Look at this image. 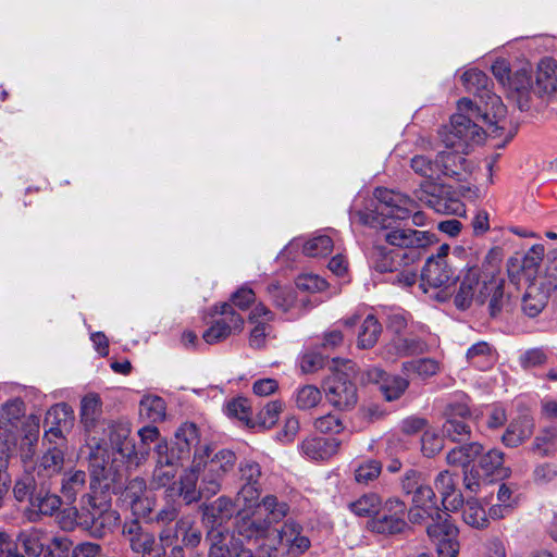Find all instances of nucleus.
<instances>
[{
    "mask_svg": "<svg viewBox=\"0 0 557 557\" xmlns=\"http://www.w3.org/2000/svg\"><path fill=\"white\" fill-rule=\"evenodd\" d=\"M174 536L186 547H196L201 541V531L189 519L176 522Z\"/></svg>",
    "mask_w": 557,
    "mask_h": 557,
    "instance_id": "nucleus-50",
    "label": "nucleus"
},
{
    "mask_svg": "<svg viewBox=\"0 0 557 557\" xmlns=\"http://www.w3.org/2000/svg\"><path fill=\"white\" fill-rule=\"evenodd\" d=\"M463 521L475 529H484L488 525L485 509L476 499H469L462 511Z\"/></svg>",
    "mask_w": 557,
    "mask_h": 557,
    "instance_id": "nucleus-51",
    "label": "nucleus"
},
{
    "mask_svg": "<svg viewBox=\"0 0 557 557\" xmlns=\"http://www.w3.org/2000/svg\"><path fill=\"white\" fill-rule=\"evenodd\" d=\"M444 447V442L434 431H425L421 437V449L424 456L433 457Z\"/></svg>",
    "mask_w": 557,
    "mask_h": 557,
    "instance_id": "nucleus-61",
    "label": "nucleus"
},
{
    "mask_svg": "<svg viewBox=\"0 0 557 557\" xmlns=\"http://www.w3.org/2000/svg\"><path fill=\"white\" fill-rule=\"evenodd\" d=\"M382 326L373 314L367 315L358 332L357 345L361 349L373 347L381 335Z\"/></svg>",
    "mask_w": 557,
    "mask_h": 557,
    "instance_id": "nucleus-45",
    "label": "nucleus"
},
{
    "mask_svg": "<svg viewBox=\"0 0 557 557\" xmlns=\"http://www.w3.org/2000/svg\"><path fill=\"white\" fill-rule=\"evenodd\" d=\"M548 300L547 290L537 283L528 286L522 298V311L525 315L534 318L545 308Z\"/></svg>",
    "mask_w": 557,
    "mask_h": 557,
    "instance_id": "nucleus-34",
    "label": "nucleus"
},
{
    "mask_svg": "<svg viewBox=\"0 0 557 557\" xmlns=\"http://www.w3.org/2000/svg\"><path fill=\"white\" fill-rule=\"evenodd\" d=\"M268 294L273 305L284 312L288 311L294 304L293 293L285 287L275 284L269 285Z\"/></svg>",
    "mask_w": 557,
    "mask_h": 557,
    "instance_id": "nucleus-57",
    "label": "nucleus"
},
{
    "mask_svg": "<svg viewBox=\"0 0 557 557\" xmlns=\"http://www.w3.org/2000/svg\"><path fill=\"white\" fill-rule=\"evenodd\" d=\"M326 400L338 410H350L358 403L357 387L346 373L335 372L323 385Z\"/></svg>",
    "mask_w": 557,
    "mask_h": 557,
    "instance_id": "nucleus-11",
    "label": "nucleus"
},
{
    "mask_svg": "<svg viewBox=\"0 0 557 557\" xmlns=\"http://www.w3.org/2000/svg\"><path fill=\"white\" fill-rule=\"evenodd\" d=\"M544 246L536 244L533 245L524 255L522 259V269L523 270H530V271H536L539 265L541 264L543 258H544Z\"/></svg>",
    "mask_w": 557,
    "mask_h": 557,
    "instance_id": "nucleus-64",
    "label": "nucleus"
},
{
    "mask_svg": "<svg viewBox=\"0 0 557 557\" xmlns=\"http://www.w3.org/2000/svg\"><path fill=\"white\" fill-rule=\"evenodd\" d=\"M382 471V465L375 459H369L361 462L355 469V479L360 484H369L376 480Z\"/></svg>",
    "mask_w": 557,
    "mask_h": 557,
    "instance_id": "nucleus-55",
    "label": "nucleus"
},
{
    "mask_svg": "<svg viewBox=\"0 0 557 557\" xmlns=\"http://www.w3.org/2000/svg\"><path fill=\"white\" fill-rule=\"evenodd\" d=\"M434 483L442 495V504L446 510L457 509L462 504V496L456 493L455 480L448 470L441 471Z\"/></svg>",
    "mask_w": 557,
    "mask_h": 557,
    "instance_id": "nucleus-33",
    "label": "nucleus"
},
{
    "mask_svg": "<svg viewBox=\"0 0 557 557\" xmlns=\"http://www.w3.org/2000/svg\"><path fill=\"white\" fill-rule=\"evenodd\" d=\"M102 400L97 393H88L81 399L79 420L87 433L94 432L102 422Z\"/></svg>",
    "mask_w": 557,
    "mask_h": 557,
    "instance_id": "nucleus-25",
    "label": "nucleus"
},
{
    "mask_svg": "<svg viewBox=\"0 0 557 557\" xmlns=\"http://www.w3.org/2000/svg\"><path fill=\"white\" fill-rule=\"evenodd\" d=\"M210 544L208 557H228L232 556V549L238 548L235 536L227 528H213L207 534Z\"/></svg>",
    "mask_w": 557,
    "mask_h": 557,
    "instance_id": "nucleus-27",
    "label": "nucleus"
},
{
    "mask_svg": "<svg viewBox=\"0 0 557 557\" xmlns=\"http://www.w3.org/2000/svg\"><path fill=\"white\" fill-rule=\"evenodd\" d=\"M467 359L470 364L484 371L492 367L494 355L491 346L486 342H479L468 349Z\"/></svg>",
    "mask_w": 557,
    "mask_h": 557,
    "instance_id": "nucleus-46",
    "label": "nucleus"
},
{
    "mask_svg": "<svg viewBox=\"0 0 557 557\" xmlns=\"http://www.w3.org/2000/svg\"><path fill=\"white\" fill-rule=\"evenodd\" d=\"M333 249V240L329 235H318L306 242L302 251L309 257H322Z\"/></svg>",
    "mask_w": 557,
    "mask_h": 557,
    "instance_id": "nucleus-54",
    "label": "nucleus"
},
{
    "mask_svg": "<svg viewBox=\"0 0 557 557\" xmlns=\"http://www.w3.org/2000/svg\"><path fill=\"white\" fill-rule=\"evenodd\" d=\"M414 197L441 214H461L465 211L462 202L436 183H422L414 190Z\"/></svg>",
    "mask_w": 557,
    "mask_h": 557,
    "instance_id": "nucleus-10",
    "label": "nucleus"
},
{
    "mask_svg": "<svg viewBox=\"0 0 557 557\" xmlns=\"http://www.w3.org/2000/svg\"><path fill=\"white\" fill-rule=\"evenodd\" d=\"M32 506L41 515L52 516L61 506V498L55 494H38L32 498Z\"/></svg>",
    "mask_w": 557,
    "mask_h": 557,
    "instance_id": "nucleus-56",
    "label": "nucleus"
},
{
    "mask_svg": "<svg viewBox=\"0 0 557 557\" xmlns=\"http://www.w3.org/2000/svg\"><path fill=\"white\" fill-rule=\"evenodd\" d=\"M176 469L168 468L154 465L152 476L150 480V485L153 488H161L170 486L171 483H174L173 480L177 474Z\"/></svg>",
    "mask_w": 557,
    "mask_h": 557,
    "instance_id": "nucleus-60",
    "label": "nucleus"
},
{
    "mask_svg": "<svg viewBox=\"0 0 557 557\" xmlns=\"http://www.w3.org/2000/svg\"><path fill=\"white\" fill-rule=\"evenodd\" d=\"M281 544L294 555L304 554L310 548V540L302 534V525L294 519H287L277 531Z\"/></svg>",
    "mask_w": 557,
    "mask_h": 557,
    "instance_id": "nucleus-23",
    "label": "nucleus"
},
{
    "mask_svg": "<svg viewBox=\"0 0 557 557\" xmlns=\"http://www.w3.org/2000/svg\"><path fill=\"white\" fill-rule=\"evenodd\" d=\"M89 469H90V492H100L111 488V483L114 482V474L111 467H109V455L106 447L96 444L91 447L89 453Z\"/></svg>",
    "mask_w": 557,
    "mask_h": 557,
    "instance_id": "nucleus-16",
    "label": "nucleus"
},
{
    "mask_svg": "<svg viewBox=\"0 0 557 557\" xmlns=\"http://www.w3.org/2000/svg\"><path fill=\"white\" fill-rule=\"evenodd\" d=\"M174 445L169 446L165 440L159 441L153 448L154 465L174 468L176 470L182 466V461L186 459Z\"/></svg>",
    "mask_w": 557,
    "mask_h": 557,
    "instance_id": "nucleus-39",
    "label": "nucleus"
},
{
    "mask_svg": "<svg viewBox=\"0 0 557 557\" xmlns=\"http://www.w3.org/2000/svg\"><path fill=\"white\" fill-rule=\"evenodd\" d=\"M74 513L77 524L95 537L113 532L120 522V515L111 509V499L104 491L83 495Z\"/></svg>",
    "mask_w": 557,
    "mask_h": 557,
    "instance_id": "nucleus-3",
    "label": "nucleus"
},
{
    "mask_svg": "<svg viewBox=\"0 0 557 557\" xmlns=\"http://www.w3.org/2000/svg\"><path fill=\"white\" fill-rule=\"evenodd\" d=\"M447 132V135L454 139L456 131H450V124L444 125L438 131V137L445 148L450 149L449 151H438L437 161L440 168V178L443 176L455 178L458 182L467 181L471 173V163L462 156L465 147L471 140H460L456 145H447L443 139V133Z\"/></svg>",
    "mask_w": 557,
    "mask_h": 557,
    "instance_id": "nucleus-8",
    "label": "nucleus"
},
{
    "mask_svg": "<svg viewBox=\"0 0 557 557\" xmlns=\"http://www.w3.org/2000/svg\"><path fill=\"white\" fill-rule=\"evenodd\" d=\"M270 522L263 519L261 515L256 511H247V509H238L235 517V529L232 532L236 540L244 544L258 543L263 541L270 534Z\"/></svg>",
    "mask_w": 557,
    "mask_h": 557,
    "instance_id": "nucleus-12",
    "label": "nucleus"
},
{
    "mask_svg": "<svg viewBox=\"0 0 557 557\" xmlns=\"http://www.w3.org/2000/svg\"><path fill=\"white\" fill-rule=\"evenodd\" d=\"M64 466V451L58 446L49 447L39 458L36 470L39 476L51 478L60 473Z\"/></svg>",
    "mask_w": 557,
    "mask_h": 557,
    "instance_id": "nucleus-35",
    "label": "nucleus"
},
{
    "mask_svg": "<svg viewBox=\"0 0 557 557\" xmlns=\"http://www.w3.org/2000/svg\"><path fill=\"white\" fill-rule=\"evenodd\" d=\"M382 499L379 494L369 492L348 503L349 510L358 517H372L380 513Z\"/></svg>",
    "mask_w": 557,
    "mask_h": 557,
    "instance_id": "nucleus-42",
    "label": "nucleus"
},
{
    "mask_svg": "<svg viewBox=\"0 0 557 557\" xmlns=\"http://www.w3.org/2000/svg\"><path fill=\"white\" fill-rule=\"evenodd\" d=\"M240 481L243 484L260 485L261 467L258 462L246 459L239 463Z\"/></svg>",
    "mask_w": 557,
    "mask_h": 557,
    "instance_id": "nucleus-59",
    "label": "nucleus"
},
{
    "mask_svg": "<svg viewBox=\"0 0 557 557\" xmlns=\"http://www.w3.org/2000/svg\"><path fill=\"white\" fill-rule=\"evenodd\" d=\"M547 354L543 348H532L520 357V364L524 369L543 366L547 361Z\"/></svg>",
    "mask_w": 557,
    "mask_h": 557,
    "instance_id": "nucleus-63",
    "label": "nucleus"
},
{
    "mask_svg": "<svg viewBox=\"0 0 557 557\" xmlns=\"http://www.w3.org/2000/svg\"><path fill=\"white\" fill-rule=\"evenodd\" d=\"M455 280V270L451 262H441L434 260H426L421 271V287L424 292H428L426 287L441 288L435 295V298L440 301H446L450 294L446 292V288Z\"/></svg>",
    "mask_w": 557,
    "mask_h": 557,
    "instance_id": "nucleus-14",
    "label": "nucleus"
},
{
    "mask_svg": "<svg viewBox=\"0 0 557 557\" xmlns=\"http://www.w3.org/2000/svg\"><path fill=\"white\" fill-rule=\"evenodd\" d=\"M363 381L377 384L387 401L398 399L409 386L407 379L399 375H389L380 368H369L363 374Z\"/></svg>",
    "mask_w": 557,
    "mask_h": 557,
    "instance_id": "nucleus-19",
    "label": "nucleus"
},
{
    "mask_svg": "<svg viewBox=\"0 0 557 557\" xmlns=\"http://www.w3.org/2000/svg\"><path fill=\"white\" fill-rule=\"evenodd\" d=\"M194 460L200 463L202 491L206 492L207 498H210L221 491L224 476L236 463V455L230 449H220L211 454V448L206 445L195 450Z\"/></svg>",
    "mask_w": 557,
    "mask_h": 557,
    "instance_id": "nucleus-5",
    "label": "nucleus"
},
{
    "mask_svg": "<svg viewBox=\"0 0 557 557\" xmlns=\"http://www.w3.org/2000/svg\"><path fill=\"white\" fill-rule=\"evenodd\" d=\"M469 418L470 409L466 401L449 404L447 407V419L442 426L444 436L453 442L469 440L471 436Z\"/></svg>",
    "mask_w": 557,
    "mask_h": 557,
    "instance_id": "nucleus-18",
    "label": "nucleus"
},
{
    "mask_svg": "<svg viewBox=\"0 0 557 557\" xmlns=\"http://www.w3.org/2000/svg\"><path fill=\"white\" fill-rule=\"evenodd\" d=\"M87 484V474L83 470H70L63 474L61 494L69 503H74Z\"/></svg>",
    "mask_w": 557,
    "mask_h": 557,
    "instance_id": "nucleus-38",
    "label": "nucleus"
},
{
    "mask_svg": "<svg viewBox=\"0 0 557 557\" xmlns=\"http://www.w3.org/2000/svg\"><path fill=\"white\" fill-rule=\"evenodd\" d=\"M166 406L159 396H146L140 400L139 414L151 422H161L165 418Z\"/></svg>",
    "mask_w": 557,
    "mask_h": 557,
    "instance_id": "nucleus-47",
    "label": "nucleus"
},
{
    "mask_svg": "<svg viewBox=\"0 0 557 557\" xmlns=\"http://www.w3.org/2000/svg\"><path fill=\"white\" fill-rule=\"evenodd\" d=\"M123 533L128 537L133 552L141 554L143 557H156L153 535L143 532L137 522L124 527Z\"/></svg>",
    "mask_w": 557,
    "mask_h": 557,
    "instance_id": "nucleus-30",
    "label": "nucleus"
},
{
    "mask_svg": "<svg viewBox=\"0 0 557 557\" xmlns=\"http://www.w3.org/2000/svg\"><path fill=\"white\" fill-rule=\"evenodd\" d=\"M199 462L193 459L189 468L185 469L180 476L178 483H173L169 487L170 496L178 495L186 504H193L207 498V494L202 491V475L199 469Z\"/></svg>",
    "mask_w": 557,
    "mask_h": 557,
    "instance_id": "nucleus-17",
    "label": "nucleus"
},
{
    "mask_svg": "<svg viewBox=\"0 0 557 557\" xmlns=\"http://www.w3.org/2000/svg\"><path fill=\"white\" fill-rule=\"evenodd\" d=\"M109 441L112 449L128 462L139 466L148 458L147 449L136 450L134 441L129 437L131 428L125 422H112L108 425Z\"/></svg>",
    "mask_w": 557,
    "mask_h": 557,
    "instance_id": "nucleus-15",
    "label": "nucleus"
},
{
    "mask_svg": "<svg viewBox=\"0 0 557 557\" xmlns=\"http://www.w3.org/2000/svg\"><path fill=\"white\" fill-rule=\"evenodd\" d=\"M381 508L382 513L368 521V530L382 535H394L404 532L408 527L405 520L406 504L399 498H389Z\"/></svg>",
    "mask_w": 557,
    "mask_h": 557,
    "instance_id": "nucleus-9",
    "label": "nucleus"
},
{
    "mask_svg": "<svg viewBox=\"0 0 557 557\" xmlns=\"http://www.w3.org/2000/svg\"><path fill=\"white\" fill-rule=\"evenodd\" d=\"M413 508L409 511V519L413 523H420L431 519L426 527L429 537L436 546L441 557H457L459 543L458 530L450 522L449 515L441 511L435 503V493L429 485L417 487L412 497Z\"/></svg>",
    "mask_w": 557,
    "mask_h": 557,
    "instance_id": "nucleus-2",
    "label": "nucleus"
},
{
    "mask_svg": "<svg viewBox=\"0 0 557 557\" xmlns=\"http://www.w3.org/2000/svg\"><path fill=\"white\" fill-rule=\"evenodd\" d=\"M146 488L145 479L136 476L128 481L122 494L124 502L128 503L134 515L141 518H148L153 506V502L145 496Z\"/></svg>",
    "mask_w": 557,
    "mask_h": 557,
    "instance_id": "nucleus-22",
    "label": "nucleus"
},
{
    "mask_svg": "<svg viewBox=\"0 0 557 557\" xmlns=\"http://www.w3.org/2000/svg\"><path fill=\"white\" fill-rule=\"evenodd\" d=\"M215 312L220 313L222 318L215 320L202 335L205 342L210 345L226 339L233 333H240L245 323L231 304L224 302L216 306Z\"/></svg>",
    "mask_w": 557,
    "mask_h": 557,
    "instance_id": "nucleus-13",
    "label": "nucleus"
},
{
    "mask_svg": "<svg viewBox=\"0 0 557 557\" xmlns=\"http://www.w3.org/2000/svg\"><path fill=\"white\" fill-rule=\"evenodd\" d=\"M417 258L416 251L400 252L375 246L370 253V263L376 272L391 273V283L407 287L417 281L418 270L412 265Z\"/></svg>",
    "mask_w": 557,
    "mask_h": 557,
    "instance_id": "nucleus-4",
    "label": "nucleus"
},
{
    "mask_svg": "<svg viewBox=\"0 0 557 557\" xmlns=\"http://www.w3.org/2000/svg\"><path fill=\"white\" fill-rule=\"evenodd\" d=\"M556 63L550 59H543L537 66L534 94L550 95L556 90L557 77H556Z\"/></svg>",
    "mask_w": 557,
    "mask_h": 557,
    "instance_id": "nucleus-32",
    "label": "nucleus"
},
{
    "mask_svg": "<svg viewBox=\"0 0 557 557\" xmlns=\"http://www.w3.org/2000/svg\"><path fill=\"white\" fill-rule=\"evenodd\" d=\"M506 87L521 111L530 108V95L534 92V85L530 73L525 69H521L511 75Z\"/></svg>",
    "mask_w": 557,
    "mask_h": 557,
    "instance_id": "nucleus-26",
    "label": "nucleus"
},
{
    "mask_svg": "<svg viewBox=\"0 0 557 557\" xmlns=\"http://www.w3.org/2000/svg\"><path fill=\"white\" fill-rule=\"evenodd\" d=\"M503 463L504 454L498 449H491L481 457L478 467L486 479L492 475L503 478L508 475V469L504 468Z\"/></svg>",
    "mask_w": 557,
    "mask_h": 557,
    "instance_id": "nucleus-44",
    "label": "nucleus"
},
{
    "mask_svg": "<svg viewBox=\"0 0 557 557\" xmlns=\"http://www.w3.org/2000/svg\"><path fill=\"white\" fill-rule=\"evenodd\" d=\"M261 485L243 484L237 492L235 504L239 509L256 511L260 507Z\"/></svg>",
    "mask_w": 557,
    "mask_h": 557,
    "instance_id": "nucleus-49",
    "label": "nucleus"
},
{
    "mask_svg": "<svg viewBox=\"0 0 557 557\" xmlns=\"http://www.w3.org/2000/svg\"><path fill=\"white\" fill-rule=\"evenodd\" d=\"M462 85L469 92H473L481 100L490 94L492 90L490 89L491 81L488 76L476 69H471L466 71L461 76Z\"/></svg>",
    "mask_w": 557,
    "mask_h": 557,
    "instance_id": "nucleus-43",
    "label": "nucleus"
},
{
    "mask_svg": "<svg viewBox=\"0 0 557 557\" xmlns=\"http://www.w3.org/2000/svg\"><path fill=\"white\" fill-rule=\"evenodd\" d=\"M507 109L499 96L491 91L480 100V104L471 99L462 98L458 101L457 113L450 119V131H456L454 139L447 132L443 133V139L447 145H456L460 140H482L485 133L484 126L494 134L504 128Z\"/></svg>",
    "mask_w": 557,
    "mask_h": 557,
    "instance_id": "nucleus-1",
    "label": "nucleus"
},
{
    "mask_svg": "<svg viewBox=\"0 0 557 557\" xmlns=\"http://www.w3.org/2000/svg\"><path fill=\"white\" fill-rule=\"evenodd\" d=\"M265 512L263 519H268L270 527L283 521L289 513L290 507L285 500L278 499L273 494H268L260 500V507Z\"/></svg>",
    "mask_w": 557,
    "mask_h": 557,
    "instance_id": "nucleus-40",
    "label": "nucleus"
},
{
    "mask_svg": "<svg viewBox=\"0 0 557 557\" xmlns=\"http://www.w3.org/2000/svg\"><path fill=\"white\" fill-rule=\"evenodd\" d=\"M18 547L29 557H69L71 542L41 529L23 531L17 539Z\"/></svg>",
    "mask_w": 557,
    "mask_h": 557,
    "instance_id": "nucleus-6",
    "label": "nucleus"
},
{
    "mask_svg": "<svg viewBox=\"0 0 557 557\" xmlns=\"http://www.w3.org/2000/svg\"><path fill=\"white\" fill-rule=\"evenodd\" d=\"M296 285L301 290L317 293L324 290L327 287V282L315 274H304L297 278Z\"/></svg>",
    "mask_w": 557,
    "mask_h": 557,
    "instance_id": "nucleus-62",
    "label": "nucleus"
},
{
    "mask_svg": "<svg viewBox=\"0 0 557 557\" xmlns=\"http://www.w3.org/2000/svg\"><path fill=\"white\" fill-rule=\"evenodd\" d=\"M495 287V280L483 274L479 267H470L461 274L454 304L459 310L469 309L473 301L483 305Z\"/></svg>",
    "mask_w": 557,
    "mask_h": 557,
    "instance_id": "nucleus-7",
    "label": "nucleus"
},
{
    "mask_svg": "<svg viewBox=\"0 0 557 557\" xmlns=\"http://www.w3.org/2000/svg\"><path fill=\"white\" fill-rule=\"evenodd\" d=\"M199 440L200 434L197 425L191 422H185L176 430L173 445L182 455L188 458L191 448L198 449Z\"/></svg>",
    "mask_w": 557,
    "mask_h": 557,
    "instance_id": "nucleus-37",
    "label": "nucleus"
},
{
    "mask_svg": "<svg viewBox=\"0 0 557 557\" xmlns=\"http://www.w3.org/2000/svg\"><path fill=\"white\" fill-rule=\"evenodd\" d=\"M533 429V420L523 416L509 424L502 437L503 443L508 447H517L532 435Z\"/></svg>",
    "mask_w": 557,
    "mask_h": 557,
    "instance_id": "nucleus-36",
    "label": "nucleus"
},
{
    "mask_svg": "<svg viewBox=\"0 0 557 557\" xmlns=\"http://www.w3.org/2000/svg\"><path fill=\"white\" fill-rule=\"evenodd\" d=\"M424 347L425 344L416 337L396 336L384 347L382 355L385 359L394 361L399 357L421 354Z\"/></svg>",
    "mask_w": 557,
    "mask_h": 557,
    "instance_id": "nucleus-31",
    "label": "nucleus"
},
{
    "mask_svg": "<svg viewBox=\"0 0 557 557\" xmlns=\"http://www.w3.org/2000/svg\"><path fill=\"white\" fill-rule=\"evenodd\" d=\"M338 447L337 440L324 437L306 438L300 445L302 454L312 460H326L337 453Z\"/></svg>",
    "mask_w": 557,
    "mask_h": 557,
    "instance_id": "nucleus-28",
    "label": "nucleus"
},
{
    "mask_svg": "<svg viewBox=\"0 0 557 557\" xmlns=\"http://www.w3.org/2000/svg\"><path fill=\"white\" fill-rule=\"evenodd\" d=\"M235 502L228 496H220L215 500L203 506V517L212 524V528H224L222 524L234 515Z\"/></svg>",
    "mask_w": 557,
    "mask_h": 557,
    "instance_id": "nucleus-29",
    "label": "nucleus"
},
{
    "mask_svg": "<svg viewBox=\"0 0 557 557\" xmlns=\"http://www.w3.org/2000/svg\"><path fill=\"white\" fill-rule=\"evenodd\" d=\"M374 197L380 203L391 209L388 214L399 220L407 219L417 207L414 199L384 187L375 188Z\"/></svg>",
    "mask_w": 557,
    "mask_h": 557,
    "instance_id": "nucleus-21",
    "label": "nucleus"
},
{
    "mask_svg": "<svg viewBox=\"0 0 557 557\" xmlns=\"http://www.w3.org/2000/svg\"><path fill=\"white\" fill-rule=\"evenodd\" d=\"M383 238L391 246L416 250L431 245L434 234L412 228H392L383 233Z\"/></svg>",
    "mask_w": 557,
    "mask_h": 557,
    "instance_id": "nucleus-20",
    "label": "nucleus"
},
{
    "mask_svg": "<svg viewBox=\"0 0 557 557\" xmlns=\"http://www.w3.org/2000/svg\"><path fill=\"white\" fill-rule=\"evenodd\" d=\"M283 404L278 400L268 403L257 414L258 423L265 428H272L278 420Z\"/></svg>",
    "mask_w": 557,
    "mask_h": 557,
    "instance_id": "nucleus-58",
    "label": "nucleus"
},
{
    "mask_svg": "<svg viewBox=\"0 0 557 557\" xmlns=\"http://www.w3.org/2000/svg\"><path fill=\"white\" fill-rule=\"evenodd\" d=\"M297 408L307 410L315 407L322 399L320 389L314 385H304L294 395Z\"/></svg>",
    "mask_w": 557,
    "mask_h": 557,
    "instance_id": "nucleus-53",
    "label": "nucleus"
},
{
    "mask_svg": "<svg viewBox=\"0 0 557 557\" xmlns=\"http://www.w3.org/2000/svg\"><path fill=\"white\" fill-rule=\"evenodd\" d=\"M274 314L262 304L257 305L249 315L250 323L255 324L249 335V345L255 349L264 347L267 336L270 333L269 322Z\"/></svg>",
    "mask_w": 557,
    "mask_h": 557,
    "instance_id": "nucleus-24",
    "label": "nucleus"
},
{
    "mask_svg": "<svg viewBox=\"0 0 557 557\" xmlns=\"http://www.w3.org/2000/svg\"><path fill=\"white\" fill-rule=\"evenodd\" d=\"M403 371L407 375L414 374L418 377L425 380L437 373L438 363L434 359L429 358L407 361L403 363Z\"/></svg>",
    "mask_w": 557,
    "mask_h": 557,
    "instance_id": "nucleus-52",
    "label": "nucleus"
},
{
    "mask_svg": "<svg viewBox=\"0 0 557 557\" xmlns=\"http://www.w3.org/2000/svg\"><path fill=\"white\" fill-rule=\"evenodd\" d=\"M482 450L483 446L476 442L457 446L447 453L446 461L450 466L466 468L481 455Z\"/></svg>",
    "mask_w": 557,
    "mask_h": 557,
    "instance_id": "nucleus-41",
    "label": "nucleus"
},
{
    "mask_svg": "<svg viewBox=\"0 0 557 557\" xmlns=\"http://www.w3.org/2000/svg\"><path fill=\"white\" fill-rule=\"evenodd\" d=\"M410 166L413 172L422 177L428 178V182L434 183L440 180V168L437 158L435 160L430 159L423 154H416L411 158Z\"/></svg>",
    "mask_w": 557,
    "mask_h": 557,
    "instance_id": "nucleus-48",
    "label": "nucleus"
}]
</instances>
